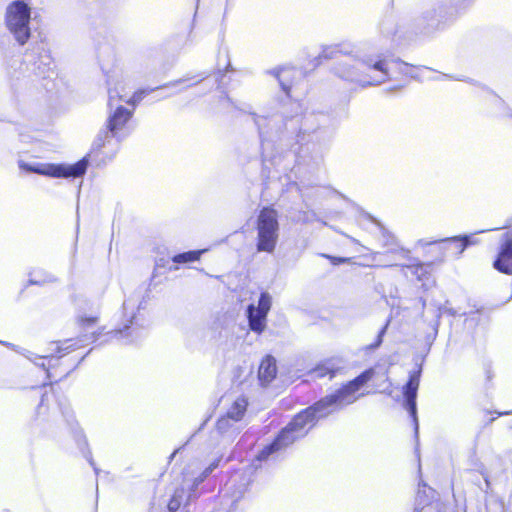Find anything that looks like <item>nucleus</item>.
<instances>
[{"instance_id": "18", "label": "nucleus", "mask_w": 512, "mask_h": 512, "mask_svg": "<svg viewBox=\"0 0 512 512\" xmlns=\"http://www.w3.org/2000/svg\"><path fill=\"white\" fill-rule=\"evenodd\" d=\"M217 465L218 463H213L208 468H206L202 475L195 479L194 485L196 486L201 483L213 471V469L217 467Z\"/></svg>"}, {"instance_id": "21", "label": "nucleus", "mask_w": 512, "mask_h": 512, "mask_svg": "<svg viewBox=\"0 0 512 512\" xmlns=\"http://www.w3.org/2000/svg\"><path fill=\"white\" fill-rule=\"evenodd\" d=\"M329 259H331V261L334 263V264H338V263H344V262H347L349 261L350 259L348 258H334V257H330V256H327Z\"/></svg>"}, {"instance_id": "9", "label": "nucleus", "mask_w": 512, "mask_h": 512, "mask_svg": "<svg viewBox=\"0 0 512 512\" xmlns=\"http://www.w3.org/2000/svg\"><path fill=\"white\" fill-rule=\"evenodd\" d=\"M494 268L505 274H512V231L504 235V243L494 262Z\"/></svg>"}, {"instance_id": "25", "label": "nucleus", "mask_w": 512, "mask_h": 512, "mask_svg": "<svg viewBox=\"0 0 512 512\" xmlns=\"http://www.w3.org/2000/svg\"><path fill=\"white\" fill-rule=\"evenodd\" d=\"M127 305H128V303L124 302L123 307H124L125 310L127 309Z\"/></svg>"}, {"instance_id": "8", "label": "nucleus", "mask_w": 512, "mask_h": 512, "mask_svg": "<svg viewBox=\"0 0 512 512\" xmlns=\"http://www.w3.org/2000/svg\"><path fill=\"white\" fill-rule=\"evenodd\" d=\"M247 405V400L244 397H237L228 408L226 415L218 420L217 429L224 432L231 427V421L241 420L246 412Z\"/></svg>"}, {"instance_id": "6", "label": "nucleus", "mask_w": 512, "mask_h": 512, "mask_svg": "<svg viewBox=\"0 0 512 512\" xmlns=\"http://www.w3.org/2000/svg\"><path fill=\"white\" fill-rule=\"evenodd\" d=\"M272 298L267 293L261 294L258 305L251 304L247 308L250 329L256 333H261L266 328L267 314L271 309Z\"/></svg>"}, {"instance_id": "20", "label": "nucleus", "mask_w": 512, "mask_h": 512, "mask_svg": "<svg viewBox=\"0 0 512 512\" xmlns=\"http://www.w3.org/2000/svg\"><path fill=\"white\" fill-rule=\"evenodd\" d=\"M385 329H386V328L384 327V328L379 332V334H378V336H377V340H376V342H375L373 345H371L369 348L374 349V348H377V347H379V346L381 345V343H382V338H383V335H384V333H385Z\"/></svg>"}, {"instance_id": "19", "label": "nucleus", "mask_w": 512, "mask_h": 512, "mask_svg": "<svg viewBox=\"0 0 512 512\" xmlns=\"http://www.w3.org/2000/svg\"><path fill=\"white\" fill-rule=\"evenodd\" d=\"M330 368L327 367L326 365H321V366H318L315 370H314V373L316 374L317 377H323L327 374L330 373Z\"/></svg>"}, {"instance_id": "15", "label": "nucleus", "mask_w": 512, "mask_h": 512, "mask_svg": "<svg viewBox=\"0 0 512 512\" xmlns=\"http://www.w3.org/2000/svg\"><path fill=\"white\" fill-rule=\"evenodd\" d=\"M446 241H452L454 243H459L461 245V251L460 254L465 250V248L468 245L476 244L477 241L473 240L470 236H464V237H452L446 239Z\"/></svg>"}, {"instance_id": "23", "label": "nucleus", "mask_w": 512, "mask_h": 512, "mask_svg": "<svg viewBox=\"0 0 512 512\" xmlns=\"http://www.w3.org/2000/svg\"><path fill=\"white\" fill-rule=\"evenodd\" d=\"M429 26H430L432 29H436V28H438L439 23H438V21H437V22L433 21Z\"/></svg>"}, {"instance_id": "1", "label": "nucleus", "mask_w": 512, "mask_h": 512, "mask_svg": "<svg viewBox=\"0 0 512 512\" xmlns=\"http://www.w3.org/2000/svg\"><path fill=\"white\" fill-rule=\"evenodd\" d=\"M374 374V369L366 370L335 394L321 399L314 406L297 414L292 422L281 431L276 440L259 453L258 458L266 459L270 454L286 448L297 439L304 437L317 419L355 402L359 397L358 390L370 381Z\"/></svg>"}, {"instance_id": "10", "label": "nucleus", "mask_w": 512, "mask_h": 512, "mask_svg": "<svg viewBox=\"0 0 512 512\" xmlns=\"http://www.w3.org/2000/svg\"><path fill=\"white\" fill-rule=\"evenodd\" d=\"M418 387H419V375L415 373L410 376L409 382L407 383V385L405 387L404 394L406 397L407 408L414 419V422L416 425V430L418 429L417 418H416V396H417Z\"/></svg>"}, {"instance_id": "13", "label": "nucleus", "mask_w": 512, "mask_h": 512, "mask_svg": "<svg viewBox=\"0 0 512 512\" xmlns=\"http://www.w3.org/2000/svg\"><path fill=\"white\" fill-rule=\"evenodd\" d=\"M206 250H198V251H189L185 253H181L178 255H175L173 257V261L175 263H188V262H194L199 260L202 253H204Z\"/></svg>"}, {"instance_id": "17", "label": "nucleus", "mask_w": 512, "mask_h": 512, "mask_svg": "<svg viewBox=\"0 0 512 512\" xmlns=\"http://www.w3.org/2000/svg\"><path fill=\"white\" fill-rule=\"evenodd\" d=\"M338 52H343V50H341L339 46H329L323 49L322 57L326 59L332 58Z\"/></svg>"}, {"instance_id": "24", "label": "nucleus", "mask_w": 512, "mask_h": 512, "mask_svg": "<svg viewBox=\"0 0 512 512\" xmlns=\"http://www.w3.org/2000/svg\"><path fill=\"white\" fill-rule=\"evenodd\" d=\"M456 247L459 249V252L461 251V245L459 243H455Z\"/></svg>"}, {"instance_id": "7", "label": "nucleus", "mask_w": 512, "mask_h": 512, "mask_svg": "<svg viewBox=\"0 0 512 512\" xmlns=\"http://www.w3.org/2000/svg\"><path fill=\"white\" fill-rule=\"evenodd\" d=\"M131 115V111L123 108L122 106H117L115 111L109 116L107 126L108 131L100 132L93 145L97 149H100L105 145V141L108 139L109 133L112 136H118L125 124L131 118Z\"/></svg>"}, {"instance_id": "3", "label": "nucleus", "mask_w": 512, "mask_h": 512, "mask_svg": "<svg viewBox=\"0 0 512 512\" xmlns=\"http://www.w3.org/2000/svg\"><path fill=\"white\" fill-rule=\"evenodd\" d=\"M31 7L22 0L10 3L6 8L5 24L14 39L24 45L31 36Z\"/></svg>"}, {"instance_id": "2", "label": "nucleus", "mask_w": 512, "mask_h": 512, "mask_svg": "<svg viewBox=\"0 0 512 512\" xmlns=\"http://www.w3.org/2000/svg\"><path fill=\"white\" fill-rule=\"evenodd\" d=\"M336 74L362 86L379 85L388 78L387 63L381 57L348 58L335 68Z\"/></svg>"}, {"instance_id": "12", "label": "nucleus", "mask_w": 512, "mask_h": 512, "mask_svg": "<svg viewBox=\"0 0 512 512\" xmlns=\"http://www.w3.org/2000/svg\"><path fill=\"white\" fill-rule=\"evenodd\" d=\"M277 374L276 360L272 356H266L259 366L258 377L263 386L268 385Z\"/></svg>"}, {"instance_id": "5", "label": "nucleus", "mask_w": 512, "mask_h": 512, "mask_svg": "<svg viewBox=\"0 0 512 512\" xmlns=\"http://www.w3.org/2000/svg\"><path fill=\"white\" fill-rule=\"evenodd\" d=\"M19 168L26 172L37 173L49 177H79L82 176L87 169V161L85 159L79 162L66 165V164H51L42 162H25L20 160L18 162Z\"/></svg>"}, {"instance_id": "4", "label": "nucleus", "mask_w": 512, "mask_h": 512, "mask_svg": "<svg viewBox=\"0 0 512 512\" xmlns=\"http://www.w3.org/2000/svg\"><path fill=\"white\" fill-rule=\"evenodd\" d=\"M257 242L259 252L273 253L279 239L278 212L273 208H263L257 217Z\"/></svg>"}, {"instance_id": "16", "label": "nucleus", "mask_w": 512, "mask_h": 512, "mask_svg": "<svg viewBox=\"0 0 512 512\" xmlns=\"http://www.w3.org/2000/svg\"><path fill=\"white\" fill-rule=\"evenodd\" d=\"M293 73H294V71L291 69H283L276 75L277 78L279 79V82H280L283 90L286 92H288L289 87L286 85L285 81L288 78V76H290Z\"/></svg>"}, {"instance_id": "14", "label": "nucleus", "mask_w": 512, "mask_h": 512, "mask_svg": "<svg viewBox=\"0 0 512 512\" xmlns=\"http://www.w3.org/2000/svg\"><path fill=\"white\" fill-rule=\"evenodd\" d=\"M183 496H184L183 490H177L175 492V494L173 495V497L171 498V500L168 503V509L171 512H175L179 509V507L181 506V503H182Z\"/></svg>"}, {"instance_id": "22", "label": "nucleus", "mask_w": 512, "mask_h": 512, "mask_svg": "<svg viewBox=\"0 0 512 512\" xmlns=\"http://www.w3.org/2000/svg\"><path fill=\"white\" fill-rule=\"evenodd\" d=\"M96 320H97L96 317H89V318L81 319V321L83 323H87V325L94 324L96 322Z\"/></svg>"}, {"instance_id": "11", "label": "nucleus", "mask_w": 512, "mask_h": 512, "mask_svg": "<svg viewBox=\"0 0 512 512\" xmlns=\"http://www.w3.org/2000/svg\"><path fill=\"white\" fill-rule=\"evenodd\" d=\"M124 87H114L110 88L108 91V105L110 108L117 106L118 102H126L129 104H135L142 99L143 92L134 93L131 97H128L126 93L123 92Z\"/></svg>"}]
</instances>
